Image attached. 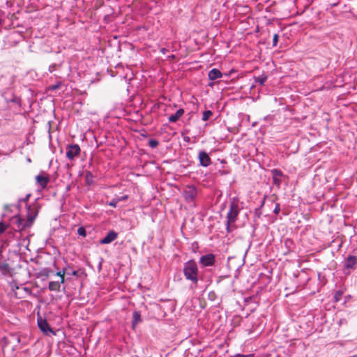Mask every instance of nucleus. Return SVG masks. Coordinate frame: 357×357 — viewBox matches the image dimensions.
<instances>
[{"label":"nucleus","mask_w":357,"mask_h":357,"mask_svg":"<svg viewBox=\"0 0 357 357\" xmlns=\"http://www.w3.org/2000/svg\"><path fill=\"white\" fill-rule=\"evenodd\" d=\"M30 196L31 195L28 194L24 198L20 199L18 204L15 206H5L2 216L3 218L8 216L11 219L13 223L15 225L14 227L15 230L22 231L31 227L38 215L36 208L26 203Z\"/></svg>","instance_id":"1"},{"label":"nucleus","mask_w":357,"mask_h":357,"mask_svg":"<svg viewBox=\"0 0 357 357\" xmlns=\"http://www.w3.org/2000/svg\"><path fill=\"white\" fill-rule=\"evenodd\" d=\"M183 271L187 280H190L194 284H197L199 269L197 262L194 259L188 260L184 263Z\"/></svg>","instance_id":"2"},{"label":"nucleus","mask_w":357,"mask_h":357,"mask_svg":"<svg viewBox=\"0 0 357 357\" xmlns=\"http://www.w3.org/2000/svg\"><path fill=\"white\" fill-rule=\"evenodd\" d=\"M240 208L238 204L235 202H231L229 205V211L227 214V220H228V225L234 224L239 214Z\"/></svg>","instance_id":"3"},{"label":"nucleus","mask_w":357,"mask_h":357,"mask_svg":"<svg viewBox=\"0 0 357 357\" xmlns=\"http://www.w3.org/2000/svg\"><path fill=\"white\" fill-rule=\"evenodd\" d=\"M197 195V190L194 185H188L183 190V196L185 202L188 203L193 202Z\"/></svg>","instance_id":"4"},{"label":"nucleus","mask_w":357,"mask_h":357,"mask_svg":"<svg viewBox=\"0 0 357 357\" xmlns=\"http://www.w3.org/2000/svg\"><path fill=\"white\" fill-rule=\"evenodd\" d=\"M81 149L78 144H72L66 146V155L70 160H73L80 153Z\"/></svg>","instance_id":"5"},{"label":"nucleus","mask_w":357,"mask_h":357,"mask_svg":"<svg viewBox=\"0 0 357 357\" xmlns=\"http://www.w3.org/2000/svg\"><path fill=\"white\" fill-rule=\"evenodd\" d=\"M199 262L202 267L212 266L215 262V255L212 253L202 255Z\"/></svg>","instance_id":"6"},{"label":"nucleus","mask_w":357,"mask_h":357,"mask_svg":"<svg viewBox=\"0 0 357 357\" xmlns=\"http://www.w3.org/2000/svg\"><path fill=\"white\" fill-rule=\"evenodd\" d=\"M37 324L38 328L40 329L41 331H43V333L45 335H49L50 333H52L53 335H55V333L54 331L51 328L49 324L46 321V319H42L40 317L38 318Z\"/></svg>","instance_id":"7"},{"label":"nucleus","mask_w":357,"mask_h":357,"mask_svg":"<svg viewBox=\"0 0 357 357\" xmlns=\"http://www.w3.org/2000/svg\"><path fill=\"white\" fill-rule=\"evenodd\" d=\"M198 158L201 166L207 167L211 164V160L208 154L205 151H200L198 154Z\"/></svg>","instance_id":"8"},{"label":"nucleus","mask_w":357,"mask_h":357,"mask_svg":"<svg viewBox=\"0 0 357 357\" xmlns=\"http://www.w3.org/2000/svg\"><path fill=\"white\" fill-rule=\"evenodd\" d=\"M357 264V257L354 255H349L345 259L344 268L345 269L354 270Z\"/></svg>","instance_id":"9"},{"label":"nucleus","mask_w":357,"mask_h":357,"mask_svg":"<svg viewBox=\"0 0 357 357\" xmlns=\"http://www.w3.org/2000/svg\"><path fill=\"white\" fill-rule=\"evenodd\" d=\"M118 236V234L114 230L109 231L106 236L100 241V244H109L114 241Z\"/></svg>","instance_id":"10"},{"label":"nucleus","mask_w":357,"mask_h":357,"mask_svg":"<svg viewBox=\"0 0 357 357\" xmlns=\"http://www.w3.org/2000/svg\"><path fill=\"white\" fill-rule=\"evenodd\" d=\"M271 174L273 177V183L275 185H280L282 183V177L283 176V173L280 169H273L271 170Z\"/></svg>","instance_id":"11"},{"label":"nucleus","mask_w":357,"mask_h":357,"mask_svg":"<svg viewBox=\"0 0 357 357\" xmlns=\"http://www.w3.org/2000/svg\"><path fill=\"white\" fill-rule=\"evenodd\" d=\"M36 179L38 185H39L43 189L45 188L50 182L49 177L42 174L37 175Z\"/></svg>","instance_id":"12"},{"label":"nucleus","mask_w":357,"mask_h":357,"mask_svg":"<svg viewBox=\"0 0 357 357\" xmlns=\"http://www.w3.org/2000/svg\"><path fill=\"white\" fill-rule=\"evenodd\" d=\"M208 76L210 80L213 81L218 78H221L222 77V73L219 69L213 68L208 72Z\"/></svg>","instance_id":"13"},{"label":"nucleus","mask_w":357,"mask_h":357,"mask_svg":"<svg viewBox=\"0 0 357 357\" xmlns=\"http://www.w3.org/2000/svg\"><path fill=\"white\" fill-rule=\"evenodd\" d=\"M184 112L185 111L182 108L178 109L174 114H172L169 116V121L170 123L176 122L184 114Z\"/></svg>","instance_id":"14"},{"label":"nucleus","mask_w":357,"mask_h":357,"mask_svg":"<svg viewBox=\"0 0 357 357\" xmlns=\"http://www.w3.org/2000/svg\"><path fill=\"white\" fill-rule=\"evenodd\" d=\"M142 321V319L141 317L140 312L139 311H134L133 314H132V328H135L136 325Z\"/></svg>","instance_id":"15"},{"label":"nucleus","mask_w":357,"mask_h":357,"mask_svg":"<svg viewBox=\"0 0 357 357\" xmlns=\"http://www.w3.org/2000/svg\"><path fill=\"white\" fill-rule=\"evenodd\" d=\"M61 282L52 281L49 283V289L52 291H59L61 288Z\"/></svg>","instance_id":"16"},{"label":"nucleus","mask_w":357,"mask_h":357,"mask_svg":"<svg viewBox=\"0 0 357 357\" xmlns=\"http://www.w3.org/2000/svg\"><path fill=\"white\" fill-rule=\"evenodd\" d=\"M10 271V267L8 266V264H0V272L3 274V275H6L9 273Z\"/></svg>","instance_id":"17"},{"label":"nucleus","mask_w":357,"mask_h":357,"mask_svg":"<svg viewBox=\"0 0 357 357\" xmlns=\"http://www.w3.org/2000/svg\"><path fill=\"white\" fill-rule=\"evenodd\" d=\"M213 115V112L211 110H206L203 112L202 120L204 121H208Z\"/></svg>","instance_id":"18"},{"label":"nucleus","mask_w":357,"mask_h":357,"mask_svg":"<svg viewBox=\"0 0 357 357\" xmlns=\"http://www.w3.org/2000/svg\"><path fill=\"white\" fill-rule=\"evenodd\" d=\"M267 77L266 76H259L256 77L255 81L257 83L259 84L260 85H264L265 82L266 81Z\"/></svg>","instance_id":"19"},{"label":"nucleus","mask_w":357,"mask_h":357,"mask_svg":"<svg viewBox=\"0 0 357 357\" xmlns=\"http://www.w3.org/2000/svg\"><path fill=\"white\" fill-rule=\"evenodd\" d=\"M342 291H337L335 292V294H334V301L335 302H338L340 301L341 299H342Z\"/></svg>","instance_id":"20"},{"label":"nucleus","mask_w":357,"mask_h":357,"mask_svg":"<svg viewBox=\"0 0 357 357\" xmlns=\"http://www.w3.org/2000/svg\"><path fill=\"white\" fill-rule=\"evenodd\" d=\"M66 268H63L61 271H58L56 273V275L59 276L61 278V283H64V275L66 273Z\"/></svg>","instance_id":"21"},{"label":"nucleus","mask_w":357,"mask_h":357,"mask_svg":"<svg viewBox=\"0 0 357 357\" xmlns=\"http://www.w3.org/2000/svg\"><path fill=\"white\" fill-rule=\"evenodd\" d=\"M249 7L247 6H238L236 8V10H241L243 13H247L249 12Z\"/></svg>","instance_id":"22"},{"label":"nucleus","mask_w":357,"mask_h":357,"mask_svg":"<svg viewBox=\"0 0 357 357\" xmlns=\"http://www.w3.org/2000/svg\"><path fill=\"white\" fill-rule=\"evenodd\" d=\"M8 102L15 103L19 107H21V99L18 97H13L10 100H8Z\"/></svg>","instance_id":"23"},{"label":"nucleus","mask_w":357,"mask_h":357,"mask_svg":"<svg viewBox=\"0 0 357 357\" xmlns=\"http://www.w3.org/2000/svg\"><path fill=\"white\" fill-rule=\"evenodd\" d=\"M77 234L78 235L82 236V237H86V229L84 227H79L78 229H77Z\"/></svg>","instance_id":"24"},{"label":"nucleus","mask_w":357,"mask_h":357,"mask_svg":"<svg viewBox=\"0 0 357 357\" xmlns=\"http://www.w3.org/2000/svg\"><path fill=\"white\" fill-rule=\"evenodd\" d=\"M159 142L156 139H150L149 140V145L151 148H155L158 145Z\"/></svg>","instance_id":"25"},{"label":"nucleus","mask_w":357,"mask_h":357,"mask_svg":"<svg viewBox=\"0 0 357 357\" xmlns=\"http://www.w3.org/2000/svg\"><path fill=\"white\" fill-rule=\"evenodd\" d=\"M51 272L50 269L49 268H43L40 271L39 273L40 275L44 276L45 278H47L49 276L50 273Z\"/></svg>","instance_id":"26"},{"label":"nucleus","mask_w":357,"mask_h":357,"mask_svg":"<svg viewBox=\"0 0 357 357\" xmlns=\"http://www.w3.org/2000/svg\"><path fill=\"white\" fill-rule=\"evenodd\" d=\"M119 203L118 200L116 198H114L112 199L109 203L108 204L112 207H116L117 206V204Z\"/></svg>","instance_id":"27"},{"label":"nucleus","mask_w":357,"mask_h":357,"mask_svg":"<svg viewBox=\"0 0 357 357\" xmlns=\"http://www.w3.org/2000/svg\"><path fill=\"white\" fill-rule=\"evenodd\" d=\"M7 227V225L3 222H0V234L3 233Z\"/></svg>","instance_id":"28"},{"label":"nucleus","mask_w":357,"mask_h":357,"mask_svg":"<svg viewBox=\"0 0 357 357\" xmlns=\"http://www.w3.org/2000/svg\"><path fill=\"white\" fill-rule=\"evenodd\" d=\"M278 38H279V36L278 33L274 34L273 38V47H275L277 45L278 42Z\"/></svg>","instance_id":"29"},{"label":"nucleus","mask_w":357,"mask_h":357,"mask_svg":"<svg viewBox=\"0 0 357 357\" xmlns=\"http://www.w3.org/2000/svg\"><path fill=\"white\" fill-rule=\"evenodd\" d=\"M253 354H236L234 355V357H253Z\"/></svg>","instance_id":"30"},{"label":"nucleus","mask_w":357,"mask_h":357,"mask_svg":"<svg viewBox=\"0 0 357 357\" xmlns=\"http://www.w3.org/2000/svg\"><path fill=\"white\" fill-rule=\"evenodd\" d=\"M118 202H121V201H125V200H127L128 199V195H123V196H121L120 197H117L116 198Z\"/></svg>","instance_id":"31"},{"label":"nucleus","mask_w":357,"mask_h":357,"mask_svg":"<svg viewBox=\"0 0 357 357\" xmlns=\"http://www.w3.org/2000/svg\"><path fill=\"white\" fill-rule=\"evenodd\" d=\"M280 204H277L275 205V207L273 210V212L275 213V214H278L280 213Z\"/></svg>","instance_id":"32"},{"label":"nucleus","mask_w":357,"mask_h":357,"mask_svg":"<svg viewBox=\"0 0 357 357\" xmlns=\"http://www.w3.org/2000/svg\"><path fill=\"white\" fill-rule=\"evenodd\" d=\"M91 178H92V174L89 172H87L86 174V179L89 183H90L89 179H91Z\"/></svg>","instance_id":"33"},{"label":"nucleus","mask_w":357,"mask_h":357,"mask_svg":"<svg viewBox=\"0 0 357 357\" xmlns=\"http://www.w3.org/2000/svg\"><path fill=\"white\" fill-rule=\"evenodd\" d=\"M66 273L68 274V275H74V276H77V271H74V270H73L71 272L67 271Z\"/></svg>","instance_id":"34"},{"label":"nucleus","mask_w":357,"mask_h":357,"mask_svg":"<svg viewBox=\"0 0 357 357\" xmlns=\"http://www.w3.org/2000/svg\"><path fill=\"white\" fill-rule=\"evenodd\" d=\"M273 116H271V115H268L264 117L265 121H271V120H273Z\"/></svg>","instance_id":"35"},{"label":"nucleus","mask_w":357,"mask_h":357,"mask_svg":"<svg viewBox=\"0 0 357 357\" xmlns=\"http://www.w3.org/2000/svg\"><path fill=\"white\" fill-rule=\"evenodd\" d=\"M160 52L162 54H165L168 52V50H167V49H166V48L162 47V48H161V49L160 50Z\"/></svg>","instance_id":"36"},{"label":"nucleus","mask_w":357,"mask_h":357,"mask_svg":"<svg viewBox=\"0 0 357 357\" xmlns=\"http://www.w3.org/2000/svg\"><path fill=\"white\" fill-rule=\"evenodd\" d=\"M230 225H228V220H227V224H226V229H227V231L228 233H229L231 231H230Z\"/></svg>","instance_id":"37"},{"label":"nucleus","mask_w":357,"mask_h":357,"mask_svg":"<svg viewBox=\"0 0 357 357\" xmlns=\"http://www.w3.org/2000/svg\"><path fill=\"white\" fill-rule=\"evenodd\" d=\"M190 137L186 136V137H183V140L185 142H190Z\"/></svg>","instance_id":"38"},{"label":"nucleus","mask_w":357,"mask_h":357,"mask_svg":"<svg viewBox=\"0 0 357 357\" xmlns=\"http://www.w3.org/2000/svg\"><path fill=\"white\" fill-rule=\"evenodd\" d=\"M168 59H175V56L174 54L169 55V56H168Z\"/></svg>","instance_id":"39"}]
</instances>
